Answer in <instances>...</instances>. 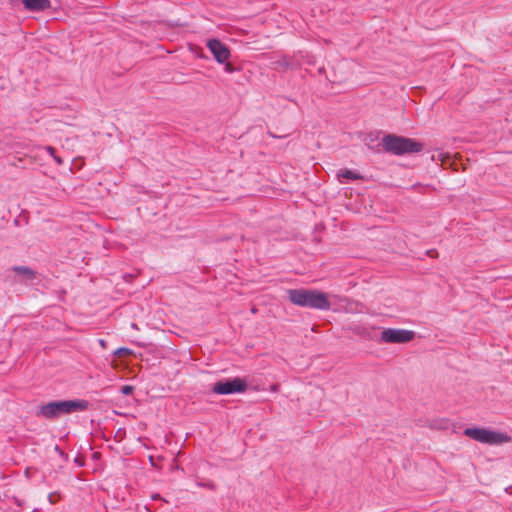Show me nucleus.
<instances>
[{
	"label": "nucleus",
	"mask_w": 512,
	"mask_h": 512,
	"mask_svg": "<svg viewBox=\"0 0 512 512\" xmlns=\"http://www.w3.org/2000/svg\"><path fill=\"white\" fill-rule=\"evenodd\" d=\"M290 302L296 306L324 310L331 308L328 295L316 289H289L287 291Z\"/></svg>",
	"instance_id": "1"
},
{
	"label": "nucleus",
	"mask_w": 512,
	"mask_h": 512,
	"mask_svg": "<svg viewBox=\"0 0 512 512\" xmlns=\"http://www.w3.org/2000/svg\"><path fill=\"white\" fill-rule=\"evenodd\" d=\"M89 406L88 401L82 399L52 401L42 405L37 416L46 419H54L64 414H71L77 411H85Z\"/></svg>",
	"instance_id": "2"
},
{
	"label": "nucleus",
	"mask_w": 512,
	"mask_h": 512,
	"mask_svg": "<svg viewBox=\"0 0 512 512\" xmlns=\"http://www.w3.org/2000/svg\"><path fill=\"white\" fill-rule=\"evenodd\" d=\"M383 149L386 152L403 155L406 153H417L423 149V145L414 139L389 134L382 139Z\"/></svg>",
	"instance_id": "3"
},
{
	"label": "nucleus",
	"mask_w": 512,
	"mask_h": 512,
	"mask_svg": "<svg viewBox=\"0 0 512 512\" xmlns=\"http://www.w3.org/2000/svg\"><path fill=\"white\" fill-rule=\"evenodd\" d=\"M463 433L477 442L488 445H500L511 441V437L508 434L487 428L469 427Z\"/></svg>",
	"instance_id": "4"
},
{
	"label": "nucleus",
	"mask_w": 512,
	"mask_h": 512,
	"mask_svg": "<svg viewBox=\"0 0 512 512\" xmlns=\"http://www.w3.org/2000/svg\"><path fill=\"white\" fill-rule=\"evenodd\" d=\"M247 389V383L245 380L235 377L226 381H219L212 387V391L215 394L227 395L234 393H243Z\"/></svg>",
	"instance_id": "5"
},
{
	"label": "nucleus",
	"mask_w": 512,
	"mask_h": 512,
	"mask_svg": "<svg viewBox=\"0 0 512 512\" xmlns=\"http://www.w3.org/2000/svg\"><path fill=\"white\" fill-rule=\"evenodd\" d=\"M415 337V332L406 329L386 328L382 331L380 340L384 343H408Z\"/></svg>",
	"instance_id": "6"
},
{
	"label": "nucleus",
	"mask_w": 512,
	"mask_h": 512,
	"mask_svg": "<svg viewBox=\"0 0 512 512\" xmlns=\"http://www.w3.org/2000/svg\"><path fill=\"white\" fill-rule=\"evenodd\" d=\"M206 46L218 63H225L231 57V51L229 47L219 39H209L206 42Z\"/></svg>",
	"instance_id": "7"
},
{
	"label": "nucleus",
	"mask_w": 512,
	"mask_h": 512,
	"mask_svg": "<svg viewBox=\"0 0 512 512\" xmlns=\"http://www.w3.org/2000/svg\"><path fill=\"white\" fill-rule=\"evenodd\" d=\"M25 8L31 11H43L50 8L49 0H21Z\"/></svg>",
	"instance_id": "8"
},
{
	"label": "nucleus",
	"mask_w": 512,
	"mask_h": 512,
	"mask_svg": "<svg viewBox=\"0 0 512 512\" xmlns=\"http://www.w3.org/2000/svg\"><path fill=\"white\" fill-rule=\"evenodd\" d=\"M337 177L341 183H345L346 180H358L362 178L358 173L348 169L340 170L337 173Z\"/></svg>",
	"instance_id": "9"
},
{
	"label": "nucleus",
	"mask_w": 512,
	"mask_h": 512,
	"mask_svg": "<svg viewBox=\"0 0 512 512\" xmlns=\"http://www.w3.org/2000/svg\"><path fill=\"white\" fill-rule=\"evenodd\" d=\"M13 271L19 275H22L27 280H33L36 277V273L26 266H14Z\"/></svg>",
	"instance_id": "10"
},
{
	"label": "nucleus",
	"mask_w": 512,
	"mask_h": 512,
	"mask_svg": "<svg viewBox=\"0 0 512 512\" xmlns=\"http://www.w3.org/2000/svg\"><path fill=\"white\" fill-rule=\"evenodd\" d=\"M132 351L128 348H125V347H121V348H118L115 352H114V355L116 356H123V355H128V354H131Z\"/></svg>",
	"instance_id": "11"
},
{
	"label": "nucleus",
	"mask_w": 512,
	"mask_h": 512,
	"mask_svg": "<svg viewBox=\"0 0 512 512\" xmlns=\"http://www.w3.org/2000/svg\"><path fill=\"white\" fill-rule=\"evenodd\" d=\"M223 64H224V71H225L226 73L231 74V73L235 72V70H236V69H235V67H234V66L229 62V60H227V62H225V63H223Z\"/></svg>",
	"instance_id": "12"
},
{
	"label": "nucleus",
	"mask_w": 512,
	"mask_h": 512,
	"mask_svg": "<svg viewBox=\"0 0 512 512\" xmlns=\"http://www.w3.org/2000/svg\"><path fill=\"white\" fill-rule=\"evenodd\" d=\"M133 390H134L133 386H131V385H124L121 388V393L123 395H130V394H132Z\"/></svg>",
	"instance_id": "13"
},
{
	"label": "nucleus",
	"mask_w": 512,
	"mask_h": 512,
	"mask_svg": "<svg viewBox=\"0 0 512 512\" xmlns=\"http://www.w3.org/2000/svg\"><path fill=\"white\" fill-rule=\"evenodd\" d=\"M45 150H46V151H47V153H48L50 156H52V157H53L54 155H56V154H55L56 150H55V148H54V147H52V146H46V147H45Z\"/></svg>",
	"instance_id": "14"
},
{
	"label": "nucleus",
	"mask_w": 512,
	"mask_h": 512,
	"mask_svg": "<svg viewBox=\"0 0 512 512\" xmlns=\"http://www.w3.org/2000/svg\"><path fill=\"white\" fill-rule=\"evenodd\" d=\"M352 331L358 335H364V332L358 326L352 328Z\"/></svg>",
	"instance_id": "15"
},
{
	"label": "nucleus",
	"mask_w": 512,
	"mask_h": 512,
	"mask_svg": "<svg viewBox=\"0 0 512 512\" xmlns=\"http://www.w3.org/2000/svg\"><path fill=\"white\" fill-rule=\"evenodd\" d=\"M53 159L55 160V162L58 164V165H62L63 164V159L57 155H54L53 156Z\"/></svg>",
	"instance_id": "16"
},
{
	"label": "nucleus",
	"mask_w": 512,
	"mask_h": 512,
	"mask_svg": "<svg viewBox=\"0 0 512 512\" xmlns=\"http://www.w3.org/2000/svg\"><path fill=\"white\" fill-rule=\"evenodd\" d=\"M427 254L431 257H435V256H437L438 253L435 249H431V250L427 251Z\"/></svg>",
	"instance_id": "17"
},
{
	"label": "nucleus",
	"mask_w": 512,
	"mask_h": 512,
	"mask_svg": "<svg viewBox=\"0 0 512 512\" xmlns=\"http://www.w3.org/2000/svg\"><path fill=\"white\" fill-rule=\"evenodd\" d=\"M278 388H279L278 384H273L271 386L270 390L273 391V392H276V391H278Z\"/></svg>",
	"instance_id": "18"
},
{
	"label": "nucleus",
	"mask_w": 512,
	"mask_h": 512,
	"mask_svg": "<svg viewBox=\"0 0 512 512\" xmlns=\"http://www.w3.org/2000/svg\"><path fill=\"white\" fill-rule=\"evenodd\" d=\"M99 343H100V345H101L103 348H105V347H106V342H105V340L100 339V340H99Z\"/></svg>",
	"instance_id": "19"
},
{
	"label": "nucleus",
	"mask_w": 512,
	"mask_h": 512,
	"mask_svg": "<svg viewBox=\"0 0 512 512\" xmlns=\"http://www.w3.org/2000/svg\"><path fill=\"white\" fill-rule=\"evenodd\" d=\"M132 327L137 329V325L135 323H132Z\"/></svg>",
	"instance_id": "20"
}]
</instances>
